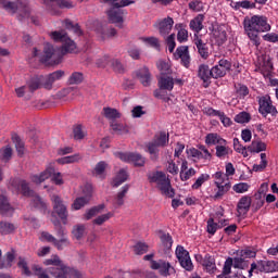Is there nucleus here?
Instances as JSON below:
<instances>
[{
  "label": "nucleus",
  "instance_id": "nucleus-1",
  "mask_svg": "<svg viewBox=\"0 0 278 278\" xmlns=\"http://www.w3.org/2000/svg\"><path fill=\"white\" fill-rule=\"evenodd\" d=\"M50 38L54 42H62L63 46L61 48H54L49 43L46 45L41 56L43 64H50V66L61 64L66 53H76L77 45L71 40L65 30H54L50 33Z\"/></svg>",
  "mask_w": 278,
  "mask_h": 278
},
{
  "label": "nucleus",
  "instance_id": "nucleus-2",
  "mask_svg": "<svg viewBox=\"0 0 278 278\" xmlns=\"http://www.w3.org/2000/svg\"><path fill=\"white\" fill-rule=\"evenodd\" d=\"M46 266H56L49 267L48 269H43L38 265L33 266V271L38 278H49V273L54 278H81V274L76 269H72L71 267H66L60 261V256L53 255L51 258H48L43 263Z\"/></svg>",
  "mask_w": 278,
  "mask_h": 278
},
{
  "label": "nucleus",
  "instance_id": "nucleus-3",
  "mask_svg": "<svg viewBox=\"0 0 278 278\" xmlns=\"http://www.w3.org/2000/svg\"><path fill=\"white\" fill-rule=\"evenodd\" d=\"M156 66L161 73V78L159 79L160 88L154 91V97L156 99H162V101L168 103V105H173V99H170L169 96H166L165 91L168 90L170 92V90H173L175 86L173 77L167 76L173 73V71L170 70V64H168V62L165 61H159L156 63Z\"/></svg>",
  "mask_w": 278,
  "mask_h": 278
},
{
  "label": "nucleus",
  "instance_id": "nucleus-4",
  "mask_svg": "<svg viewBox=\"0 0 278 278\" xmlns=\"http://www.w3.org/2000/svg\"><path fill=\"white\" fill-rule=\"evenodd\" d=\"M243 27L250 40H253L256 46L260 45V34L270 31V24H268V18L264 15H253L251 18L245 17Z\"/></svg>",
  "mask_w": 278,
  "mask_h": 278
},
{
  "label": "nucleus",
  "instance_id": "nucleus-5",
  "mask_svg": "<svg viewBox=\"0 0 278 278\" xmlns=\"http://www.w3.org/2000/svg\"><path fill=\"white\" fill-rule=\"evenodd\" d=\"M11 188L13 192H21L24 197H29L33 207H37V210H43L47 212V204L40 199L38 194L29 189V185L27 181L15 178L11 182Z\"/></svg>",
  "mask_w": 278,
  "mask_h": 278
},
{
  "label": "nucleus",
  "instance_id": "nucleus-6",
  "mask_svg": "<svg viewBox=\"0 0 278 278\" xmlns=\"http://www.w3.org/2000/svg\"><path fill=\"white\" fill-rule=\"evenodd\" d=\"M151 184H156L161 193L168 199H172V207H175V189L170 186V178L163 172H154L149 175Z\"/></svg>",
  "mask_w": 278,
  "mask_h": 278
},
{
  "label": "nucleus",
  "instance_id": "nucleus-7",
  "mask_svg": "<svg viewBox=\"0 0 278 278\" xmlns=\"http://www.w3.org/2000/svg\"><path fill=\"white\" fill-rule=\"evenodd\" d=\"M173 25H175V21L173 17H165L162 20H159L154 23V28L159 31L160 36L165 38V42L168 47L169 53H173L175 51V34H170L173 31ZM168 34H170L168 36Z\"/></svg>",
  "mask_w": 278,
  "mask_h": 278
},
{
  "label": "nucleus",
  "instance_id": "nucleus-8",
  "mask_svg": "<svg viewBox=\"0 0 278 278\" xmlns=\"http://www.w3.org/2000/svg\"><path fill=\"white\" fill-rule=\"evenodd\" d=\"M105 3H110L112 9L108 12L110 23L116 25L117 27H123V10L121 8H127L136 3L134 0H104Z\"/></svg>",
  "mask_w": 278,
  "mask_h": 278
},
{
  "label": "nucleus",
  "instance_id": "nucleus-9",
  "mask_svg": "<svg viewBox=\"0 0 278 278\" xmlns=\"http://www.w3.org/2000/svg\"><path fill=\"white\" fill-rule=\"evenodd\" d=\"M49 177H52V181L56 186H62L64 184V179H62V173H60V172L55 173V168H53V167H48L40 174L33 175L30 177V180L33 181V184L38 185V184H42V181H47V179H49Z\"/></svg>",
  "mask_w": 278,
  "mask_h": 278
},
{
  "label": "nucleus",
  "instance_id": "nucleus-10",
  "mask_svg": "<svg viewBox=\"0 0 278 278\" xmlns=\"http://www.w3.org/2000/svg\"><path fill=\"white\" fill-rule=\"evenodd\" d=\"M43 5L52 16H55L60 14V10H71L75 8V2L71 0H43Z\"/></svg>",
  "mask_w": 278,
  "mask_h": 278
},
{
  "label": "nucleus",
  "instance_id": "nucleus-11",
  "mask_svg": "<svg viewBox=\"0 0 278 278\" xmlns=\"http://www.w3.org/2000/svg\"><path fill=\"white\" fill-rule=\"evenodd\" d=\"M175 253L181 268L188 270V273H192L194 265L192 264V258H190V252L185 250L182 245H177Z\"/></svg>",
  "mask_w": 278,
  "mask_h": 278
},
{
  "label": "nucleus",
  "instance_id": "nucleus-12",
  "mask_svg": "<svg viewBox=\"0 0 278 278\" xmlns=\"http://www.w3.org/2000/svg\"><path fill=\"white\" fill-rule=\"evenodd\" d=\"M0 8H2V10H5V12H9V14L24 12V17L29 16V13H27V4H23L21 0H16V2L0 0Z\"/></svg>",
  "mask_w": 278,
  "mask_h": 278
},
{
  "label": "nucleus",
  "instance_id": "nucleus-13",
  "mask_svg": "<svg viewBox=\"0 0 278 278\" xmlns=\"http://www.w3.org/2000/svg\"><path fill=\"white\" fill-rule=\"evenodd\" d=\"M115 157L126 162L127 164H134V166H144L146 160L139 153L131 152H116Z\"/></svg>",
  "mask_w": 278,
  "mask_h": 278
},
{
  "label": "nucleus",
  "instance_id": "nucleus-14",
  "mask_svg": "<svg viewBox=\"0 0 278 278\" xmlns=\"http://www.w3.org/2000/svg\"><path fill=\"white\" fill-rule=\"evenodd\" d=\"M260 109L258 112L263 116H268V114H271V116H275L278 114L277 108L273 105V100H270V96H265L260 99L258 101Z\"/></svg>",
  "mask_w": 278,
  "mask_h": 278
},
{
  "label": "nucleus",
  "instance_id": "nucleus-15",
  "mask_svg": "<svg viewBox=\"0 0 278 278\" xmlns=\"http://www.w3.org/2000/svg\"><path fill=\"white\" fill-rule=\"evenodd\" d=\"M51 201L53 203V210L58 216L63 220V225H66V219L68 218V212L66 211V205L62 202V199L58 195H52Z\"/></svg>",
  "mask_w": 278,
  "mask_h": 278
},
{
  "label": "nucleus",
  "instance_id": "nucleus-16",
  "mask_svg": "<svg viewBox=\"0 0 278 278\" xmlns=\"http://www.w3.org/2000/svg\"><path fill=\"white\" fill-rule=\"evenodd\" d=\"M253 200L249 195H243L237 204V216L243 218L249 214V210L252 207Z\"/></svg>",
  "mask_w": 278,
  "mask_h": 278
},
{
  "label": "nucleus",
  "instance_id": "nucleus-17",
  "mask_svg": "<svg viewBox=\"0 0 278 278\" xmlns=\"http://www.w3.org/2000/svg\"><path fill=\"white\" fill-rule=\"evenodd\" d=\"M98 66L105 68V66H111L115 73H123V64L121 61L116 59H110V56H103L102 59L98 60Z\"/></svg>",
  "mask_w": 278,
  "mask_h": 278
},
{
  "label": "nucleus",
  "instance_id": "nucleus-18",
  "mask_svg": "<svg viewBox=\"0 0 278 278\" xmlns=\"http://www.w3.org/2000/svg\"><path fill=\"white\" fill-rule=\"evenodd\" d=\"M85 189L87 190L85 197H79L74 201L72 204L73 210H81V207L90 203V199H92V186L87 185Z\"/></svg>",
  "mask_w": 278,
  "mask_h": 278
},
{
  "label": "nucleus",
  "instance_id": "nucleus-19",
  "mask_svg": "<svg viewBox=\"0 0 278 278\" xmlns=\"http://www.w3.org/2000/svg\"><path fill=\"white\" fill-rule=\"evenodd\" d=\"M198 77L202 79L204 88H210V84H212L210 79L213 78L212 68H210V65L201 64L198 70Z\"/></svg>",
  "mask_w": 278,
  "mask_h": 278
},
{
  "label": "nucleus",
  "instance_id": "nucleus-20",
  "mask_svg": "<svg viewBox=\"0 0 278 278\" xmlns=\"http://www.w3.org/2000/svg\"><path fill=\"white\" fill-rule=\"evenodd\" d=\"M150 267L152 270H159L160 275L163 277H168L170 275V263L165 261H151Z\"/></svg>",
  "mask_w": 278,
  "mask_h": 278
},
{
  "label": "nucleus",
  "instance_id": "nucleus-21",
  "mask_svg": "<svg viewBox=\"0 0 278 278\" xmlns=\"http://www.w3.org/2000/svg\"><path fill=\"white\" fill-rule=\"evenodd\" d=\"M176 55H178L182 66L190 68V50L188 46H180L176 49Z\"/></svg>",
  "mask_w": 278,
  "mask_h": 278
},
{
  "label": "nucleus",
  "instance_id": "nucleus-22",
  "mask_svg": "<svg viewBox=\"0 0 278 278\" xmlns=\"http://www.w3.org/2000/svg\"><path fill=\"white\" fill-rule=\"evenodd\" d=\"M199 55L203 60H207L210 58V48H207V43L203 42V39L199 38V36L194 35V40H193Z\"/></svg>",
  "mask_w": 278,
  "mask_h": 278
},
{
  "label": "nucleus",
  "instance_id": "nucleus-23",
  "mask_svg": "<svg viewBox=\"0 0 278 278\" xmlns=\"http://www.w3.org/2000/svg\"><path fill=\"white\" fill-rule=\"evenodd\" d=\"M258 271L260 273H277L278 262L275 261H258Z\"/></svg>",
  "mask_w": 278,
  "mask_h": 278
},
{
  "label": "nucleus",
  "instance_id": "nucleus-24",
  "mask_svg": "<svg viewBox=\"0 0 278 278\" xmlns=\"http://www.w3.org/2000/svg\"><path fill=\"white\" fill-rule=\"evenodd\" d=\"M159 236L161 238L163 251L168 255V253H170V249H173V237L164 231H160Z\"/></svg>",
  "mask_w": 278,
  "mask_h": 278
},
{
  "label": "nucleus",
  "instance_id": "nucleus-25",
  "mask_svg": "<svg viewBox=\"0 0 278 278\" xmlns=\"http://www.w3.org/2000/svg\"><path fill=\"white\" fill-rule=\"evenodd\" d=\"M14 208L10 205L8 198L5 195H0V214L2 216H12Z\"/></svg>",
  "mask_w": 278,
  "mask_h": 278
},
{
  "label": "nucleus",
  "instance_id": "nucleus-26",
  "mask_svg": "<svg viewBox=\"0 0 278 278\" xmlns=\"http://www.w3.org/2000/svg\"><path fill=\"white\" fill-rule=\"evenodd\" d=\"M215 185L217 186V192L214 195L215 201L218 199H223V197H225V194H227L228 191L231 190V182H226L225 185H223L222 180L215 181Z\"/></svg>",
  "mask_w": 278,
  "mask_h": 278
},
{
  "label": "nucleus",
  "instance_id": "nucleus-27",
  "mask_svg": "<svg viewBox=\"0 0 278 278\" xmlns=\"http://www.w3.org/2000/svg\"><path fill=\"white\" fill-rule=\"evenodd\" d=\"M137 79L142 84V86H150L151 85V73L149 68L142 67L137 71Z\"/></svg>",
  "mask_w": 278,
  "mask_h": 278
},
{
  "label": "nucleus",
  "instance_id": "nucleus-28",
  "mask_svg": "<svg viewBox=\"0 0 278 278\" xmlns=\"http://www.w3.org/2000/svg\"><path fill=\"white\" fill-rule=\"evenodd\" d=\"M203 21H205V15L198 14L193 20L190 21L189 27L195 34H199L203 29Z\"/></svg>",
  "mask_w": 278,
  "mask_h": 278
},
{
  "label": "nucleus",
  "instance_id": "nucleus-29",
  "mask_svg": "<svg viewBox=\"0 0 278 278\" xmlns=\"http://www.w3.org/2000/svg\"><path fill=\"white\" fill-rule=\"evenodd\" d=\"M93 25H96V27H93L94 31H98V34H101L102 38H114V36H116L115 28H109L108 30H104L103 26H101L99 21H94Z\"/></svg>",
  "mask_w": 278,
  "mask_h": 278
},
{
  "label": "nucleus",
  "instance_id": "nucleus-30",
  "mask_svg": "<svg viewBox=\"0 0 278 278\" xmlns=\"http://www.w3.org/2000/svg\"><path fill=\"white\" fill-rule=\"evenodd\" d=\"M16 229H18V226L14 223L0 222V233L2 236H10V233H14Z\"/></svg>",
  "mask_w": 278,
  "mask_h": 278
},
{
  "label": "nucleus",
  "instance_id": "nucleus-31",
  "mask_svg": "<svg viewBox=\"0 0 278 278\" xmlns=\"http://www.w3.org/2000/svg\"><path fill=\"white\" fill-rule=\"evenodd\" d=\"M140 40L146 47H151L156 51L161 50L160 39L157 37H140Z\"/></svg>",
  "mask_w": 278,
  "mask_h": 278
},
{
  "label": "nucleus",
  "instance_id": "nucleus-32",
  "mask_svg": "<svg viewBox=\"0 0 278 278\" xmlns=\"http://www.w3.org/2000/svg\"><path fill=\"white\" fill-rule=\"evenodd\" d=\"M103 114L108 121H111V123H116L117 118H121V112L116 109H112L110 106H106L103 109Z\"/></svg>",
  "mask_w": 278,
  "mask_h": 278
},
{
  "label": "nucleus",
  "instance_id": "nucleus-33",
  "mask_svg": "<svg viewBox=\"0 0 278 278\" xmlns=\"http://www.w3.org/2000/svg\"><path fill=\"white\" fill-rule=\"evenodd\" d=\"M103 210H105V205H103V204L93 206L86 211V213L84 214V219L90 220L91 218H94V216H97L98 214H101V212H103Z\"/></svg>",
  "mask_w": 278,
  "mask_h": 278
},
{
  "label": "nucleus",
  "instance_id": "nucleus-34",
  "mask_svg": "<svg viewBox=\"0 0 278 278\" xmlns=\"http://www.w3.org/2000/svg\"><path fill=\"white\" fill-rule=\"evenodd\" d=\"M106 168H108V163H105L104 161H100L93 169L94 177H98V179H105Z\"/></svg>",
  "mask_w": 278,
  "mask_h": 278
},
{
  "label": "nucleus",
  "instance_id": "nucleus-35",
  "mask_svg": "<svg viewBox=\"0 0 278 278\" xmlns=\"http://www.w3.org/2000/svg\"><path fill=\"white\" fill-rule=\"evenodd\" d=\"M64 77V71L59 70L56 72H53L50 74L47 78V84L45 85V88H51L53 86L54 81H58Z\"/></svg>",
  "mask_w": 278,
  "mask_h": 278
},
{
  "label": "nucleus",
  "instance_id": "nucleus-36",
  "mask_svg": "<svg viewBox=\"0 0 278 278\" xmlns=\"http://www.w3.org/2000/svg\"><path fill=\"white\" fill-rule=\"evenodd\" d=\"M81 160V154L76 153L73 155H68V156H63L61 159H58L56 162L58 164H75L77 162H79Z\"/></svg>",
  "mask_w": 278,
  "mask_h": 278
},
{
  "label": "nucleus",
  "instance_id": "nucleus-37",
  "mask_svg": "<svg viewBox=\"0 0 278 278\" xmlns=\"http://www.w3.org/2000/svg\"><path fill=\"white\" fill-rule=\"evenodd\" d=\"M177 29V40L180 43L188 42V29L184 27V24H177L176 25Z\"/></svg>",
  "mask_w": 278,
  "mask_h": 278
},
{
  "label": "nucleus",
  "instance_id": "nucleus-38",
  "mask_svg": "<svg viewBox=\"0 0 278 278\" xmlns=\"http://www.w3.org/2000/svg\"><path fill=\"white\" fill-rule=\"evenodd\" d=\"M202 266H204L207 273H214L216 270V261L210 254H206Z\"/></svg>",
  "mask_w": 278,
  "mask_h": 278
},
{
  "label": "nucleus",
  "instance_id": "nucleus-39",
  "mask_svg": "<svg viewBox=\"0 0 278 278\" xmlns=\"http://www.w3.org/2000/svg\"><path fill=\"white\" fill-rule=\"evenodd\" d=\"M128 177L129 175L127 174V170L121 169L115 176V178L113 179L114 188H118V186H121L122 184H125Z\"/></svg>",
  "mask_w": 278,
  "mask_h": 278
},
{
  "label": "nucleus",
  "instance_id": "nucleus-40",
  "mask_svg": "<svg viewBox=\"0 0 278 278\" xmlns=\"http://www.w3.org/2000/svg\"><path fill=\"white\" fill-rule=\"evenodd\" d=\"M12 141L15 144V149L17 151V154L20 156H23L25 153V143L23 142V140H21V137H18V135L13 134L12 135Z\"/></svg>",
  "mask_w": 278,
  "mask_h": 278
},
{
  "label": "nucleus",
  "instance_id": "nucleus-41",
  "mask_svg": "<svg viewBox=\"0 0 278 278\" xmlns=\"http://www.w3.org/2000/svg\"><path fill=\"white\" fill-rule=\"evenodd\" d=\"M205 142L207 144H225L227 142L225 139L220 138L218 134L211 132L206 135Z\"/></svg>",
  "mask_w": 278,
  "mask_h": 278
},
{
  "label": "nucleus",
  "instance_id": "nucleus-42",
  "mask_svg": "<svg viewBox=\"0 0 278 278\" xmlns=\"http://www.w3.org/2000/svg\"><path fill=\"white\" fill-rule=\"evenodd\" d=\"M250 153H262L266 151V143L262 141H252L251 146L248 147Z\"/></svg>",
  "mask_w": 278,
  "mask_h": 278
},
{
  "label": "nucleus",
  "instance_id": "nucleus-43",
  "mask_svg": "<svg viewBox=\"0 0 278 278\" xmlns=\"http://www.w3.org/2000/svg\"><path fill=\"white\" fill-rule=\"evenodd\" d=\"M111 129H113L115 134H118V136H125V134H129V128L126 125L116 122H111Z\"/></svg>",
  "mask_w": 278,
  "mask_h": 278
},
{
  "label": "nucleus",
  "instance_id": "nucleus-44",
  "mask_svg": "<svg viewBox=\"0 0 278 278\" xmlns=\"http://www.w3.org/2000/svg\"><path fill=\"white\" fill-rule=\"evenodd\" d=\"M127 192H129V185H125L121 188L119 192L117 193L116 198H115V205H123V203H125V197L127 194Z\"/></svg>",
  "mask_w": 278,
  "mask_h": 278
},
{
  "label": "nucleus",
  "instance_id": "nucleus-45",
  "mask_svg": "<svg viewBox=\"0 0 278 278\" xmlns=\"http://www.w3.org/2000/svg\"><path fill=\"white\" fill-rule=\"evenodd\" d=\"M72 233L76 240H81L86 236V226L81 224L74 226Z\"/></svg>",
  "mask_w": 278,
  "mask_h": 278
},
{
  "label": "nucleus",
  "instance_id": "nucleus-46",
  "mask_svg": "<svg viewBox=\"0 0 278 278\" xmlns=\"http://www.w3.org/2000/svg\"><path fill=\"white\" fill-rule=\"evenodd\" d=\"M232 266L233 268H240L241 270H247V268H249V261H247L242 256L235 257L232 260Z\"/></svg>",
  "mask_w": 278,
  "mask_h": 278
},
{
  "label": "nucleus",
  "instance_id": "nucleus-47",
  "mask_svg": "<svg viewBox=\"0 0 278 278\" xmlns=\"http://www.w3.org/2000/svg\"><path fill=\"white\" fill-rule=\"evenodd\" d=\"M213 36L216 38L217 42H219V45H224L225 42H227V31L217 28L213 30Z\"/></svg>",
  "mask_w": 278,
  "mask_h": 278
},
{
  "label": "nucleus",
  "instance_id": "nucleus-48",
  "mask_svg": "<svg viewBox=\"0 0 278 278\" xmlns=\"http://www.w3.org/2000/svg\"><path fill=\"white\" fill-rule=\"evenodd\" d=\"M154 142L159 147H166L168 144V132H160L159 135L155 136Z\"/></svg>",
  "mask_w": 278,
  "mask_h": 278
},
{
  "label": "nucleus",
  "instance_id": "nucleus-49",
  "mask_svg": "<svg viewBox=\"0 0 278 278\" xmlns=\"http://www.w3.org/2000/svg\"><path fill=\"white\" fill-rule=\"evenodd\" d=\"M15 94L20 98L29 99L31 97V91H29V87L27 85L15 88Z\"/></svg>",
  "mask_w": 278,
  "mask_h": 278
},
{
  "label": "nucleus",
  "instance_id": "nucleus-50",
  "mask_svg": "<svg viewBox=\"0 0 278 278\" xmlns=\"http://www.w3.org/2000/svg\"><path fill=\"white\" fill-rule=\"evenodd\" d=\"M71 244V241L67 237H63L61 239H54L53 245L58 249V251H63Z\"/></svg>",
  "mask_w": 278,
  "mask_h": 278
},
{
  "label": "nucleus",
  "instance_id": "nucleus-51",
  "mask_svg": "<svg viewBox=\"0 0 278 278\" xmlns=\"http://www.w3.org/2000/svg\"><path fill=\"white\" fill-rule=\"evenodd\" d=\"M235 88L239 99H244V97L249 94V87H247V85L235 84Z\"/></svg>",
  "mask_w": 278,
  "mask_h": 278
},
{
  "label": "nucleus",
  "instance_id": "nucleus-52",
  "mask_svg": "<svg viewBox=\"0 0 278 278\" xmlns=\"http://www.w3.org/2000/svg\"><path fill=\"white\" fill-rule=\"evenodd\" d=\"M255 200L252 203V212L255 214V212H258L260 210H262V207H264V197L261 195H254Z\"/></svg>",
  "mask_w": 278,
  "mask_h": 278
},
{
  "label": "nucleus",
  "instance_id": "nucleus-53",
  "mask_svg": "<svg viewBox=\"0 0 278 278\" xmlns=\"http://www.w3.org/2000/svg\"><path fill=\"white\" fill-rule=\"evenodd\" d=\"M189 10H192L193 12H203L205 10V4L203 1L193 0L189 3Z\"/></svg>",
  "mask_w": 278,
  "mask_h": 278
},
{
  "label": "nucleus",
  "instance_id": "nucleus-54",
  "mask_svg": "<svg viewBox=\"0 0 278 278\" xmlns=\"http://www.w3.org/2000/svg\"><path fill=\"white\" fill-rule=\"evenodd\" d=\"M211 70L213 79H219L220 77H225V75H227V72L219 65H215Z\"/></svg>",
  "mask_w": 278,
  "mask_h": 278
},
{
  "label": "nucleus",
  "instance_id": "nucleus-55",
  "mask_svg": "<svg viewBox=\"0 0 278 278\" xmlns=\"http://www.w3.org/2000/svg\"><path fill=\"white\" fill-rule=\"evenodd\" d=\"M63 25L65 27V29H68L70 31H73L74 34H81V29L79 28L78 24H73V22H71L70 20H65L63 22Z\"/></svg>",
  "mask_w": 278,
  "mask_h": 278
},
{
  "label": "nucleus",
  "instance_id": "nucleus-56",
  "mask_svg": "<svg viewBox=\"0 0 278 278\" xmlns=\"http://www.w3.org/2000/svg\"><path fill=\"white\" fill-rule=\"evenodd\" d=\"M11 157H12V148L10 146H7L5 148L0 149V160H2V162H9Z\"/></svg>",
  "mask_w": 278,
  "mask_h": 278
},
{
  "label": "nucleus",
  "instance_id": "nucleus-57",
  "mask_svg": "<svg viewBox=\"0 0 278 278\" xmlns=\"http://www.w3.org/2000/svg\"><path fill=\"white\" fill-rule=\"evenodd\" d=\"M112 216H114V213H112V212L102 214V215L98 216L96 219H93V225H103V223H108V220H110V218H112Z\"/></svg>",
  "mask_w": 278,
  "mask_h": 278
},
{
  "label": "nucleus",
  "instance_id": "nucleus-58",
  "mask_svg": "<svg viewBox=\"0 0 278 278\" xmlns=\"http://www.w3.org/2000/svg\"><path fill=\"white\" fill-rule=\"evenodd\" d=\"M30 94L36 92L38 88H40V79L39 78H31L27 84H26Z\"/></svg>",
  "mask_w": 278,
  "mask_h": 278
},
{
  "label": "nucleus",
  "instance_id": "nucleus-59",
  "mask_svg": "<svg viewBox=\"0 0 278 278\" xmlns=\"http://www.w3.org/2000/svg\"><path fill=\"white\" fill-rule=\"evenodd\" d=\"M250 121H251V114L247 112H241L235 116L236 123L244 124V123H249Z\"/></svg>",
  "mask_w": 278,
  "mask_h": 278
},
{
  "label": "nucleus",
  "instance_id": "nucleus-60",
  "mask_svg": "<svg viewBox=\"0 0 278 278\" xmlns=\"http://www.w3.org/2000/svg\"><path fill=\"white\" fill-rule=\"evenodd\" d=\"M68 81H70L71 85L81 84L84 81V74H81L79 72H74L70 76Z\"/></svg>",
  "mask_w": 278,
  "mask_h": 278
},
{
  "label": "nucleus",
  "instance_id": "nucleus-61",
  "mask_svg": "<svg viewBox=\"0 0 278 278\" xmlns=\"http://www.w3.org/2000/svg\"><path fill=\"white\" fill-rule=\"evenodd\" d=\"M149 251V245L147 243L139 242L134 247V252L136 255H144Z\"/></svg>",
  "mask_w": 278,
  "mask_h": 278
},
{
  "label": "nucleus",
  "instance_id": "nucleus-62",
  "mask_svg": "<svg viewBox=\"0 0 278 278\" xmlns=\"http://www.w3.org/2000/svg\"><path fill=\"white\" fill-rule=\"evenodd\" d=\"M74 140H84L86 131L81 128V125H76L73 129Z\"/></svg>",
  "mask_w": 278,
  "mask_h": 278
},
{
  "label": "nucleus",
  "instance_id": "nucleus-63",
  "mask_svg": "<svg viewBox=\"0 0 278 278\" xmlns=\"http://www.w3.org/2000/svg\"><path fill=\"white\" fill-rule=\"evenodd\" d=\"M219 229L218 228V223L214 222V218H208L207 220V226H206V231L207 233H210L211 236H214V233H216V230Z\"/></svg>",
  "mask_w": 278,
  "mask_h": 278
},
{
  "label": "nucleus",
  "instance_id": "nucleus-64",
  "mask_svg": "<svg viewBox=\"0 0 278 278\" xmlns=\"http://www.w3.org/2000/svg\"><path fill=\"white\" fill-rule=\"evenodd\" d=\"M249 184L247 182H239L232 187V190L237 192V194H242L243 192H249Z\"/></svg>",
  "mask_w": 278,
  "mask_h": 278
}]
</instances>
